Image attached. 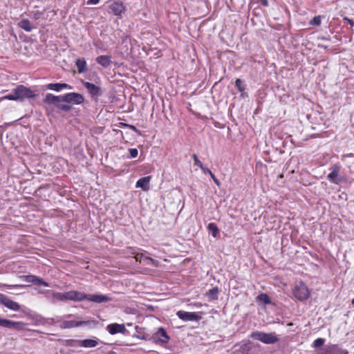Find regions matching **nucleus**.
Masks as SVG:
<instances>
[{
  "mask_svg": "<svg viewBox=\"0 0 354 354\" xmlns=\"http://www.w3.org/2000/svg\"><path fill=\"white\" fill-rule=\"evenodd\" d=\"M192 158L194 160V165L199 167L200 168H203V163L198 160L196 154H193Z\"/></svg>",
  "mask_w": 354,
  "mask_h": 354,
  "instance_id": "72a5a7b5",
  "label": "nucleus"
},
{
  "mask_svg": "<svg viewBox=\"0 0 354 354\" xmlns=\"http://www.w3.org/2000/svg\"><path fill=\"white\" fill-rule=\"evenodd\" d=\"M18 26L27 32H30L32 30L31 23L28 19H22L18 23Z\"/></svg>",
  "mask_w": 354,
  "mask_h": 354,
  "instance_id": "393cba45",
  "label": "nucleus"
},
{
  "mask_svg": "<svg viewBox=\"0 0 354 354\" xmlns=\"http://www.w3.org/2000/svg\"><path fill=\"white\" fill-rule=\"evenodd\" d=\"M0 303L10 310L15 311L20 310L19 304L4 294L0 293Z\"/></svg>",
  "mask_w": 354,
  "mask_h": 354,
  "instance_id": "1a4fd4ad",
  "label": "nucleus"
},
{
  "mask_svg": "<svg viewBox=\"0 0 354 354\" xmlns=\"http://www.w3.org/2000/svg\"><path fill=\"white\" fill-rule=\"evenodd\" d=\"M211 176V178H212V180H214V183L217 185V186H220L221 185V183L220 181L218 180V179L215 176V175L212 173L209 175Z\"/></svg>",
  "mask_w": 354,
  "mask_h": 354,
  "instance_id": "4c0bfd02",
  "label": "nucleus"
},
{
  "mask_svg": "<svg viewBox=\"0 0 354 354\" xmlns=\"http://www.w3.org/2000/svg\"><path fill=\"white\" fill-rule=\"evenodd\" d=\"M288 325V326H292V323H289Z\"/></svg>",
  "mask_w": 354,
  "mask_h": 354,
  "instance_id": "a18cd8bd",
  "label": "nucleus"
},
{
  "mask_svg": "<svg viewBox=\"0 0 354 354\" xmlns=\"http://www.w3.org/2000/svg\"><path fill=\"white\" fill-rule=\"evenodd\" d=\"M257 299L259 301L263 302L265 304H269L271 302L270 299L268 297V295L265 293H261V294L259 295L257 297Z\"/></svg>",
  "mask_w": 354,
  "mask_h": 354,
  "instance_id": "cd10ccee",
  "label": "nucleus"
},
{
  "mask_svg": "<svg viewBox=\"0 0 354 354\" xmlns=\"http://www.w3.org/2000/svg\"><path fill=\"white\" fill-rule=\"evenodd\" d=\"M100 0H88L87 4L96 5L100 2Z\"/></svg>",
  "mask_w": 354,
  "mask_h": 354,
  "instance_id": "79ce46f5",
  "label": "nucleus"
},
{
  "mask_svg": "<svg viewBox=\"0 0 354 354\" xmlns=\"http://www.w3.org/2000/svg\"><path fill=\"white\" fill-rule=\"evenodd\" d=\"M153 339L156 343L162 345L169 342V337L166 330L162 327H160L158 328V331L153 334Z\"/></svg>",
  "mask_w": 354,
  "mask_h": 354,
  "instance_id": "9d476101",
  "label": "nucleus"
},
{
  "mask_svg": "<svg viewBox=\"0 0 354 354\" xmlns=\"http://www.w3.org/2000/svg\"><path fill=\"white\" fill-rule=\"evenodd\" d=\"M57 108L64 111H68L71 109V106L68 104H62L60 102L57 104Z\"/></svg>",
  "mask_w": 354,
  "mask_h": 354,
  "instance_id": "473e14b6",
  "label": "nucleus"
},
{
  "mask_svg": "<svg viewBox=\"0 0 354 354\" xmlns=\"http://www.w3.org/2000/svg\"><path fill=\"white\" fill-rule=\"evenodd\" d=\"M321 354H349V352L339 344H329L322 349Z\"/></svg>",
  "mask_w": 354,
  "mask_h": 354,
  "instance_id": "39448f33",
  "label": "nucleus"
},
{
  "mask_svg": "<svg viewBox=\"0 0 354 354\" xmlns=\"http://www.w3.org/2000/svg\"><path fill=\"white\" fill-rule=\"evenodd\" d=\"M26 281L36 284L37 286H43L45 287L49 286V283L48 282L44 281L41 278L35 275L26 276Z\"/></svg>",
  "mask_w": 354,
  "mask_h": 354,
  "instance_id": "dca6fc26",
  "label": "nucleus"
},
{
  "mask_svg": "<svg viewBox=\"0 0 354 354\" xmlns=\"http://www.w3.org/2000/svg\"><path fill=\"white\" fill-rule=\"evenodd\" d=\"M85 300L95 303H103L108 301L109 298L105 295H86L85 294Z\"/></svg>",
  "mask_w": 354,
  "mask_h": 354,
  "instance_id": "2eb2a0df",
  "label": "nucleus"
},
{
  "mask_svg": "<svg viewBox=\"0 0 354 354\" xmlns=\"http://www.w3.org/2000/svg\"><path fill=\"white\" fill-rule=\"evenodd\" d=\"M128 248L129 247L126 248L125 249L122 250L121 252V254L124 255L125 257H130L132 255V254H131L130 251H127Z\"/></svg>",
  "mask_w": 354,
  "mask_h": 354,
  "instance_id": "ea45409f",
  "label": "nucleus"
},
{
  "mask_svg": "<svg viewBox=\"0 0 354 354\" xmlns=\"http://www.w3.org/2000/svg\"><path fill=\"white\" fill-rule=\"evenodd\" d=\"M62 100L74 104H81L84 101V96L77 93H68L62 96Z\"/></svg>",
  "mask_w": 354,
  "mask_h": 354,
  "instance_id": "423d86ee",
  "label": "nucleus"
},
{
  "mask_svg": "<svg viewBox=\"0 0 354 354\" xmlns=\"http://www.w3.org/2000/svg\"><path fill=\"white\" fill-rule=\"evenodd\" d=\"M97 64L104 68H107L111 63V57L109 55H100L96 58Z\"/></svg>",
  "mask_w": 354,
  "mask_h": 354,
  "instance_id": "412c9836",
  "label": "nucleus"
},
{
  "mask_svg": "<svg viewBox=\"0 0 354 354\" xmlns=\"http://www.w3.org/2000/svg\"><path fill=\"white\" fill-rule=\"evenodd\" d=\"M250 337L264 344H274L279 341V338L273 333H266L263 332H253Z\"/></svg>",
  "mask_w": 354,
  "mask_h": 354,
  "instance_id": "f03ea898",
  "label": "nucleus"
},
{
  "mask_svg": "<svg viewBox=\"0 0 354 354\" xmlns=\"http://www.w3.org/2000/svg\"><path fill=\"white\" fill-rule=\"evenodd\" d=\"M235 86L237 88L238 91L241 93H243L245 89V86L243 84V82L241 79H236V81H235Z\"/></svg>",
  "mask_w": 354,
  "mask_h": 354,
  "instance_id": "c756f323",
  "label": "nucleus"
},
{
  "mask_svg": "<svg viewBox=\"0 0 354 354\" xmlns=\"http://www.w3.org/2000/svg\"><path fill=\"white\" fill-rule=\"evenodd\" d=\"M109 9L114 15L121 18L126 10V6L122 1H115L109 6Z\"/></svg>",
  "mask_w": 354,
  "mask_h": 354,
  "instance_id": "6e6552de",
  "label": "nucleus"
},
{
  "mask_svg": "<svg viewBox=\"0 0 354 354\" xmlns=\"http://www.w3.org/2000/svg\"><path fill=\"white\" fill-rule=\"evenodd\" d=\"M207 228L209 231L212 232V235L213 236V237H217V236L219 234V230L214 223H209Z\"/></svg>",
  "mask_w": 354,
  "mask_h": 354,
  "instance_id": "bb28decb",
  "label": "nucleus"
},
{
  "mask_svg": "<svg viewBox=\"0 0 354 354\" xmlns=\"http://www.w3.org/2000/svg\"><path fill=\"white\" fill-rule=\"evenodd\" d=\"M325 342V339L324 338H317L313 342V347L314 348H319L324 345Z\"/></svg>",
  "mask_w": 354,
  "mask_h": 354,
  "instance_id": "7c9ffc66",
  "label": "nucleus"
},
{
  "mask_svg": "<svg viewBox=\"0 0 354 354\" xmlns=\"http://www.w3.org/2000/svg\"><path fill=\"white\" fill-rule=\"evenodd\" d=\"M107 330L111 335H115L119 333H124L125 327L123 324H111L106 327Z\"/></svg>",
  "mask_w": 354,
  "mask_h": 354,
  "instance_id": "a211bd4d",
  "label": "nucleus"
},
{
  "mask_svg": "<svg viewBox=\"0 0 354 354\" xmlns=\"http://www.w3.org/2000/svg\"><path fill=\"white\" fill-rule=\"evenodd\" d=\"M143 262L145 265L153 266L157 267L158 266V261L149 257H145L143 259Z\"/></svg>",
  "mask_w": 354,
  "mask_h": 354,
  "instance_id": "c85d7f7f",
  "label": "nucleus"
},
{
  "mask_svg": "<svg viewBox=\"0 0 354 354\" xmlns=\"http://www.w3.org/2000/svg\"><path fill=\"white\" fill-rule=\"evenodd\" d=\"M13 93H15L17 100L21 102L35 97L33 91L24 85L17 86L13 89Z\"/></svg>",
  "mask_w": 354,
  "mask_h": 354,
  "instance_id": "7ed1b4c3",
  "label": "nucleus"
},
{
  "mask_svg": "<svg viewBox=\"0 0 354 354\" xmlns=\"http://www.w3.org/2000/svg\"><path fill=\"white\" fill-rule=\"evenodd\" d=\"M344 20L347 21L348 22V24L351 25V26H352V27H353V26H354V21H353V20L350 19H348V18H347V17H344Z\"/></svg>",
  "mask_w": 354,
  "mask_h": 354,
  "instance_id": "37998d69",
  "label": "nucleus"
},
{
  "mask_svg": "<svg viewBox=\"0 0 354 354\" xmlns=\"http://www.w3.org/2000/svg\"><path fill=\"white\" fill-rule=\"evenodd\" d=\"M65 297H66V292H64V293H57V294L56 295V298H57L58 299L62 300V301H63V300H66V298H65Z\"/></svg>",
  "mask_w": 354,
  "mask_h": 354,
  "instance_id": "58836bf2",
  "label": "nucleus"
},
{
  "mask_svg": "<svg viewBox=\"0 0 354 354\" xmlns=\"http://www.w3.org/2000/svg\"><path fill=\"white\" fill-rule=\"evenodd\" d=\"M201 169L205 174H208L209 175L212 174V171L209 169L205 167L203 165V168H201Z\"/></svg>",
  "mask_w": 354,
  "mask_h": 354,
  "instance_id": "a19ab883",
  "label": "nucleus"
},
{
  "mask_svg": "<svg viewBox=\"0 0 354 354\" xmlns=\"http://www.w3.org/2000/svg\"><path fill=\"white\" fill-rule=\"evenodd\" d=\"M129 151L131 158H136V157H137V156L138 154V151L136 148H130V149H129Z\"/></svg>",
  "mask_w": 354,
  "mask_h": 354,
  "instance_id": "f704fd0d",
  "label": "nucleus"
},
{
  "mask_svg": "<svg viewBox=\"0 0 354 354\" xmlns=\"http://www.w3.org/2000/svg\"><path fill=\"white\" fill-rule=\"evenodd\" d=\"M23 325V323L18 322H12L6 319L0 318V326L8 328H17L19 326Z\"/></svg>",
  "mask_w": 354,
  "mask_h": 354,
  "instance_id": "aec40b11",
  "label": "nucleus"
},
{
  "mask_svg": "<svg viewBox=\"0 0 354 354\" xmlns=\"http://www.w3.org/2000/svg\"><path fill=\"white\" fill-rule=\"evenodd\" d=\"M151 176H147L140 178L136 184V188H141L143 191H149L150 188Z\"/></svg>",
  "mask_w": 354,
  "mask_h": 354,
  "instance_id": "4468645a",
  "label": "nucleus"
},
{
  "mask_svg": "<svg viewBox=\"0 0 354 354\" xmlns=\"http://www.w3.org/2000/svg\"><path fill=\"white\" fill-rule=\"evenodd\" d=\"M47 88L53 91H60L63 88H71V87L66 83H50L47 85Z\"/></svg>",
  "mask_w": 354,
  "mask_h": 354,
  "instance_id": "4be33fe9",
  "label": "nucleus"
},
{
  "mask_svg": "<svg viewBox=\"0 0 354 354\" xmlns=\"http://www.w3.org/2000/svg\"><path fill=\"white\" fill-rule=\"evenodd\" d=\"M176 315L179 319L184 322L189 321H199L201 319V316H200L197 313L195 312H187L183 310H179L176 313Z\"/></svg>",
  "mask_w": 354,
  "mask_h": 354,
  "instance_id": "0eeeda50",
  "label": "nucleus"
},
{
  "mask_svg": "<svg viewBox=\"0 0 354 354\" xmlns=\"http://www.w3.org/2000/svg\"><path fill=\"white\" fill-rule=\"evenodd\" d=\"M126 127H127L129 129L133 131L134 132H136L137 134H138L139 136L142 135V133L141 131L138 129L134 125H132V124H125Z\"/></svg>",
  "mask_w": 354,
  "mask_h": 354,
  "instance_id": "e433bc0d",
  "label": "nucleus"
},
{
  "mask_svg": "<svg viewBox=\"0 0 354 354\" xmlns=\"http://www.w3.org/2000/svg\"><path fill=\"white\" fill-rule=\"evenodd\" d=\"M78 73H83L87 71V64L84 58L77 59L75 62Z\"/></svg>",
  "mask_w": 354,
  "mask_h": 354,
  "instance_id": "b1692460",
  "label": "nucleus"
},
{
  "mask_svg": "<svg viewBox=\"0 0 354 354\" xmlns=\"http://www.w3.org/2000/svg\"><path fill=\"white\" fill-rule=\"evenodd\" d=\"M294 297L299 301L307 300L310 295V290L303 281H299L292 289Z\"/></svg>",
  "mask_w": 354,
  "mask_h": 354,
  "instance_id": "f257e3e1",
  "label": "nucleus"
},
{
  "mask_svg": "<svg viewBox=\"0 0 354 354\" xmlns=\"http://www.w3.org/2000/svg\"><path fill=\"white\" fill-rule=\"evenodd\" d=\"M69 342L77 343V345H79L80 346L85 347V348H93L97 345V341L96 339H84V340L71 339V340H69ZM69 345L73 346V345H77V344H70Z\"/></svg>",
  "mask_w": 354,
  "mask_h": 354,
  "instance_id": "ddd939ff",
  "label": "nucleus"
},
{
  "mask_svg": "<svg viewBox=\"0 0 354 354\" xmlns=\"http://www.w3.org/2000/svg\"><path fill=\"white\" fill-rule=\"evenodd\" d=\"M259 1L263 6H265V7L268 6V0H259Z\"/></svg>",
  "mask_w": 354,
  "mask_h": 354,
  "instance_id": "c03bdc74",
  "label": "nucleus"
},
{
  "mask_svg": "<svg viewBox=\"0 0 354 354\" xmlns=\"http://www.w3.org/2000/svg\"><path fill=\"white\" fill-rule=\"evenodd\" d=\"M87 322L84 321H75V320H66L62 323V328H71L81 326L86 324Z\"/></svg>",
  "mask_w": 354,
  "mask_h": 354,
  "instance_id": "6ab92c4d",
  "label": "nucleus"
},
{
  "mask_svg": "<svg viewBox=\"0 0 354 354\" xmlns=\"http://www.w3.org/2000/svg\"><path fill=\"white\" fill-rule=\"evenodd\" d=\"M62 97L54 95L52 93H47L44 99V102L48 104H53L57 107V104L61 102Z\"/></svg>",
  "mask_w": 354,
  "mask_h": 354,
  "instance_id": "f3484780",
  "label": "nucleus"
},
{
  "mask_svg": "<svg viewBox=\"0 0 354 354\" xmlns=\"http://www.w3.org/2000/svg\"><path fill=\"white\" fill-rule=\"evenodd\" d=\"M322 22V17L320 15L315 16L313 18V19L310 21V25L313 26H319Z\"/></svg>",
  "mask_w": 354,
  "mask_h": 354,
  "instance_id": "2f4dec72",
  "label": "nucleus"
},
{
  "mask_svg": "<svg viewBox=\"0 0 354 354\" xmlns=\"http://www.w3.org/2000/svg\"><path fill=\"white\" fill-rule=\"evenodd\" d=\"M342 166L339 163H335L331 166L330 173L327 176V178L330 183L339 185L342 182V178L339 175Z\"/></svg>",
  "mask_w": 354,
  "mask_h": 354,
  "instance_id": "20e7f679",
  "label": "nucleus"
},
{
  "mask_svg": "<svg viewBox=\"0 0 354 354\" xmlns=\"http://www.w3.org/2000/svg\"><path fill=\"white\" fill-rule=\"evenodd\" d=\"M83 85L92 97L97 99L101 95V88L100 86L88 82H84Z\"/></svg>",
  "mask_w": 354,
  "mask_h": 354,
  "instance_id": "9b49d317",
  "label": "nucleus"
},
{
  "mask_svg": "<svg viewBox=\"0 0 354 354\" xmlns=\"http://www.w3.org/2000/svg\"><path fill=\"white\" fill-rule=\"evenodd\" d=\"M85 293L76 291V290H71L68 292H66V299L71 301H84L85 300Z\"/></svg>",
  "mask_w": 354,
  "mask_h": 354,
  "instance_id": "f8f14e48",
  "label": "nucleus"
},
{
  "mask_svg": "<svg viewBox=\"0 0 354 354\" xmlns=\"http://www.w3.org/2000/svg\"><path fill=\"white\" fill-rule=\"evenodd\" d=\"M138 248L136 247H129L127 249V251L131 252V254H135L134 258L136 261L141 263L142 261H143V259L144 257H145V256L144 255L143 253L138 252Z\"/></svg>",
  "mask_w": 354,
  "mask_h": 354,
  "instance_id": "5701e85b",
  "label": "nucleus"
},
{
  "mask_svg": "<svg viewBox=\"0 0 354 354\" xmlns=\"http://www.w3.org/2000/svg\"><path fill=\"white\" fill-rule=\"evenodd\" d=\"M219 290L218 287H214L210 290H209L206 295L209 297L212 300H217L218 299V295Z\"/></svg>",
  "mask_w": 354,
  "mask_h": 354,
  "instance_id": "a878e982",
  "label": "nucleus"
},
{
  "mask_svg": "<svg viewBox=\"0 0 354 354\" xmlns=\"http://www.w3.org/2000/svg\"><path fill=\"white\" fill-rule=\"evenodd\" d=\"M2 99H3V100H8L17 101L15 93H13L12 94L6 95L3 96L2 97Z\"/></svg>",
  "mask_w": 354,
  "mask_h": 354,
  "instance_id": "c9c22d12",
  "label": "nucleus"
}]
</instances>
